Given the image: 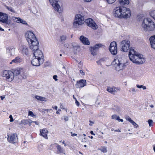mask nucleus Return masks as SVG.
<instances>
[{
	"label": "nucleus",
	"instance_id": "5",
	"mask_svg": "<svg viewBox=\"0 0 155 155\" xmlns=\"http://www.w3.org/2000/svg\"><path fill=\"white\" fill-rule=\"evenodd\" d=\"M13 73L14 74V78L20 81L23 78H26V74L24 70L22 68H19L15 69Z\"/></svg>",
	"mask_w": 155,
	"mask_h": 155
},
{
	"label": "nucleus",
	"instance_id": "24",
	"mask_svg": "<svg viewBox=\"0 0 155 155\" xmlns=\"http://www.w3.org/2000/svg\"><path fill=\"white\" fill-rule=\"evenodd\" d=\"M40 134L41 136L46 139H48L47 134L48 133V131L47 129L44 128L42 130H40Z\"/></svg>",
	"mask_w": 155,
	"mask_h": 155
},
{
	"label": "nucleus",
	"instance_id": "48",
	"mask_svg": "<svg viewBox=\"0 0 155 155\" xmlns=\"http://www.w3.org/2000/svg\"><path fill=\"white\" fill-rule=\"evenodd\" d=\"M117 116L116 115H113L112 116V118L113 119L116 120Z\"/></svg>",
	"mask_w": 155,
	"mask_h": 155
},
{
	"label": "nucleus",
	"instance_id": "14",
	"mask_svg": "<svg viewBox=\"0 0 155 155\" xmlns=\"http://www.w3.org/2000/svg\"><path fill=\"white\" fill-rule=\"evenodd\" d=\"M86 23L87 26L90 27L94 30L97 29L98 26L91 18H89L86 20Z\"/></svg>",
	"mask_w": 155,
	"mask_h": 155
},
{
	"label": "nucleus",
	"instance_id": "6",
	"mask_svg": "<svg viewBox=\"0 0 155 155\" xmlns=\"http://www.w3.org/2000/svg\"><path fill=\"white\" fill-rule=\"evenodd\" d=\"M49 1L55 11L59 13L62 12V8L60 6L58 3L59 0H49Z\"/></svg>",
	"mask_w": 155,
	"mask_h": 155
},
{
	"label": "nucleus",
	"instance_id": "16",
	"mask_svg": "<svg viewBox=\"0 0 155 155\" xmlns=\"http://www.w3.org/2000/svg\"><path fill=\"white\" fill-rule=\"evenodd\" d=\"M33 52L34 57L37 58L39 59L41 58L43 60H44L43 54L41 50L38 49Z\"/></svg>",
	"mask_w": 155,
	"mask_h": 155
},
{
	"label": "nucleus",
	"instance_id": "30",
	"mask_svg": "<svg viewBox=\"0 0 155 155\" xmlns=\"http://www.w3.org/2000/svg\"><path fill=\"white\" fill-rule=\"evenodd\" d=\"M4 6L6 9H8V11L13 13H15V11L12 7L7 6L5 5H4Z\"/></svg>",
	"mask_w": 155,
	"mask_h": 155
},
{
	"label": "nucleus",
	"instance_id": "26",
	"mask_svg": "<svg viewBox=\"0 0 155 155\" xmlns=\"http://www.w3.org/2000/svg\"><path fill=\"white\" fill-rule=\"evenodd\" d=\"M32 123V121L30 119H24L21 121V124L24 125L28 124L30 126Z\"/></svg>",
	"mask_w": 155,
	"mask_h": 155
},
{
	"label": "nucleus",
	"instance_id": "36",
	"mask_svg": "<svg viewBox=\"0 0 155 155\" xmlns=\"http://www.w3.org/2000/svg\"><path fill=\"white\" fill-rule=\"evenodd\" d=\"M19 23H21L24 25H28V24L27 23V22L25 21L24 19H22L20 18L19 19Z\"/></svg>",
	"mask_w": 155,
	"mask_h": 155
},
{
	"label": "nucleus",
	"instance_id": "25",
	"mask_svg": "<svg viewBox=\"0 0 155 155\" xmlns=\"http://www.w3.org/2000/svg\"><path fill=\"white\" fill-rule=\"evenodd\" d=\"M15 49L13 47L8 48L7 49V53L10 55H13L15 53Z\"/></svg>",
	"mask_w": 155,
	"mask_h": 155
},
{
	"label": "nucleus",
	"instance_id": "43",
	"mask_svg": "<svg viewBox=\"0 0 155 155\" xmlns=\"http://www.w3.org/2000/svg\"><path fill=\"white\" fill-rule=\"evenodd\" d=\"M57 143H56L51 144L50 146V148L51 149H53L54 147H56V146H57Z\"/></svg>",
	"mask_w": 155,
	"mask_h": 155
},
{
	"label": "nucleus",
	"instance_id": "58",
	"mask_svg": "<svg viewBox=\"0 0 155 155\" xmlns=\"http://www.w3.org/2000/svg\"><path fill=\"white\" fill-rule=\"evenodd\" d=\"M114 131L115 132H120L121 131L120 130L118 129V130H114Z\"/></svg>",
	"mask_w": 155,
	"mask_h": 155
},
{
	"label": "nucleus",
	"instance_id": "63",
	"mask_svg": "<svg viewBox=\"0 0 155 155\" xmlns=\"http://www.w3.org/2000/svg\"><path fill=\"white\" fill-rule=\"evenodd\" d=\"M62 143L63 144H64V146H66V144L65 143V141H64H64L62 142Z\"/></svg>",
	"mask_w": 155,
	"mask_h": 155
},
{
	"label": "nucleus",
	"instance_id": "4",
	"mask_svg": "<svg viewBox=\"0 0 155 155\" xmlns=\"http://www.w3.org/2000/svg\"><path fill=\"white\" fill-rule=\"evenodd\" d=\"M84 17L80 14H77L75 17L73 23V27L78 28L84 23Z\"/></svg>",
	"mask_w": 155,
	"mask_h": 155
},
{
	"label": "nucleus",
	"instance_id": "22",
	"mask_svg": "<svg viewBox=\"0 0 155 155\" xmlns=\"http://www.w3.org/2000/svg\"><path fill=\"white\" fill-rule=\"evenodd\" d=\"M80 40L84 45H89L90 44V43L88 38L83 35L81 36Z\"/></svg>",
	"mask_w": 155,
	"mask_h": 155
},
{
	"label": "nucleus",
	"instance_id": "59",
	"mask_svg": "<svg viewBox=\"0 0 155 155\" xmlns=\"http://www.w3.org/2000/svg\"><path fill=\"white\" fill-rule=\"evenodd\" d=\"M90 133L92 135H95V134H94L93 132L92 131H91L90 132Z\"/></svg>",
	"mask_w": 155,
	"mask_h": 155
},
{
	"label": "nucleus",
	"instance_id": "12",
	"mask_svg": "<svg viewBox=\"0 0 155 155\" xmlns=\"http://www.w3.org/2000/svg\"><path fill=\"white\" fill-rule=\"evenodd\" d=\"M109 50L111 54L113 55H116L117 54V45L116 42L113 41L110 43Z\"/></svg>",
	"mask_w": 155,
	"mask_h": 155
},
{
	"label": "nucleus",
	"instance_id": "38",
	"mask_svg": "<svg viewBox=\"0 0 155 155\" xmlns=\"http://www.w3.org/2000/svg\"><path fill=\"white\" fill-rule=\"evenodd\" d=\"M149 125L150 127L152 126H153V122L152 120H148Z\"/></svg>",
	"mask_w": 155,
	"mask_h": 155
},
{
	"label": "nucleus",
	"instance_id": "62",
	"mask_svg": "<svg viewBox=\"0 0 155 155\" xmlns=\"http://www.w3.org/2000/svg\"><path fill=\"white\" fill-rule=\"evenodd\" d=\"M0 97H1V99L2 100H3L5 98L4 96H1Z\"/></svg>",
	"mask_w": 155,
	"mask_h": 155
},
{
	"label": "nucleus",
	"instance_id": "35",
	"mask_svg": "<svg viewBox=\"0 0 155 155\" xmlns=\"http://www.w3.org/2000/svg\"><path fill=\"white\" fill-rule=\"evenodd\" d=\"M98 149L104 153H106L107 151V148L105 147H102L101 148Z\"/></svg>",
	"mask_w": 155,
	"mask_h": 155
},
{
	"label": "nucleus",
	"instance_id": "60",
	"mask_svg": "<svg viewBox=\"0 0 155 155\" xmlns=\"http://www.w3.org/2000/svg\"><path fill=\"white\" fill-rule=\"evenodd\" d=\"M92 0H84L85 2H91Z\"/></svg>",
	"mask_w": 155,
	"mask_h": 155
},
{
	"label": "nucleus",
	"instance_id": "10",
	"mask_svg": "<svg viewBox=\"0 0 155 155\" xmlns=\"http://www.w3.org/2000/svg\"><path fill=\"white\" fill-rule=\"evenodd\" d=\"M29 48L33 51H35L39 49V44L38 40L28 42Z\"/></svg>",
	"mask_w": 155,
	"mask_h": 155
},
{
	"label": "nucleus",
	"instance_id": "23",
	"mask_svg": "<svg viewBox=\"0 0 155 155\" xmlns=\"http://www.w3.org/2000/svg\"><path fill=\"white\" fill-rule=\"evenodd\" d=\"M149 40L151 47L155 49V35L151 36L149 38Z\"/></svg>",
	"mask_w": 155,
	"mask_h": 155
},
{
	"label": "nucleus",
	"instance_id": "11",
	"mask_svg": "<svg viewBox=\"0 0 155 155\" xmlns=\"http://www.w3.org/2000/svg\"><path fill=\"white\" fill-rule=\"evenodd\" d=\"M8 16L7 14L0 12V22L5 23L7 25H10L11 23L8 21Z\"/></svg>",
	"mask_w": 155,
	"mask_h": 155
},
{
	"label": "nucleus",
	"instance_id": "8",
	"mask_svg": "<svg viewBox=\"0 0 155 155\" xmlns=\"http://www.w3.org/2000/svg\"><path fill=\"white\" fill-rule=\"evenodd\" d=\"M7 140L11 143L14 144L18 142V137L17 134H12L8 135Z\"/></svg>",
	"mask_w": 155,
	"mask_h": 155
},
{
	"label": "nucleus",
	"instance_id": "29",
	"mask_svg": "<svg viewBox=\"0 0 155 155\" xmlns=\"http://www.w3.org/2000/svg\"><path fill=\"white\" fill-rule=\"evenodd\" d=\"M56 147L57 149V153L58 154L62 153L63 152V149L61 147L60 145L57 144Z\"/></svg>",
	"mask_w": 155,
	"mask_h": 155
},
{
	"label": "nucleus",
	"instance_id": "56",
	"mask_svg": "<svg viewBox=\"0 0 155 155\" xmlns=\"http://www.w3.org/2000/svg\"><path fill=\"white\" fill-rule=\"evenodd\" d=\"M32 123H35L37 125H38L39 124V122L38 121H32Z\"/></svg>",
	"mask_w": 155,
	"mask_h": 155
},
{
	"label": "nucleus",
	"instance_id": "2",
	"mask_svg": "<svg viewBox=\"0 0 155 155\" xmlns=\"http://www.w3.org/2000/svg\"><path fill=\"white\" fill-rule=\"evenodd\" d=\"M115 16L118 18H128L131 15V12L129 8L126 7H117L114 9Z\"/></svg>",
	"mask_w": 155,
	"mask_h": 155
},
{
	"label": "nucleus",
	"instance_id": "34",
	"mask_svg": "<svg viewBox=\"0 0 155 155\" xmlns=\"http://www.w3.org/2000/svg\"><path fill=\"white\" fill-rule=\"evenodd\" d=\"M150 15L151 17L154 19L155 18V10L151 11L150 13Z\"/></svg>",
	"mask_w": 155,
	"mask_h": 155
},
{
	"label": "nucleus",
	"instance_id": "9",
	"mask_svg": "<svg viewBox=\"0 0 155 155\" xmlns=\"http://www.w3.org/2000/svg\"><path fill=\"white\" fill-rule=\"evenodd\" d=\"M25 35L28 42L37 40L35 34L31 31H28L26 33Z\"/></svg>",
	"mask_w": 155,
	"mask_h": 155
},
{
	"label": "nucleus",
	"instance_id": "46",
	"mask_svg": "<svg viewBox=\"0 0 155 155\" xmlns=\"http://www.w3.org/2000/svg\"><path fill=\"white\" fill-rule=\"evenodd\" d=\"M64 46L65 48H69L70 47V45L68 43H66L64 44Z\"/></svg>",
	"mask_w": 155,
	"mask_h": 155
},
{
	"label": "nucleus",
	"instance_id": "57",
	"mask_svg": "<svg viewBox=\"0 0 155 155\" xmlns=\"http://www.w3.org/2000/svg\"><path fill=\"white\" fill-rule=\"evenodd\" d=\"M89 122L91 123H90L89 124V125H90V126H92V124H93L94 123V122H93L92 121H91V120H90Z\"/></svg>",
	"mask_w": 155,
	"mask_h": 155
},
{
	"label": "nucleus",
	"instance_id": "15",
	"mask_svg": "<svg viewBox=\"0 0 155 155\" xmlns=\"http://www.w3.org/2000/svg\"><path fill=\"white\" fill-rule=\"evenodd\" d=\"M34 58L31 61V63L33 66H38L43 63L44 60L42 59H39L37 58Z\"/></svg>",
	"mask_w": 155,
	"mask_h": 155
},
{
	"label": "nucleus",
	"instance_id": "49",
	"mask_svg": "<svg viewBox=\"0 0 155 155\" xmlns=\"http://www.w3.org/2000/svg\"><path fill=\"white\" fill-rule=\"evenodd\" d=\"M53 79L55 80V81H57L58 80V79H57L58 76L56 75H54L53 76Z\"/></svg>",
	"mask_w": 155,
	"mask_h": 155
},
{
	"label": "nucleus",
	"instance_id": "13",
	"mask_svg": "<svg viewBox=\"0 0 155 155\" xmlns=\"http://www.w3.org/2000/svg\"><path fill=\"white\" fill-rule=\"evenodd\" d=\"M115 64L114 65V67L116 70L119 71L124 68L125 64L124 63L120 62L118 59H115Z\"/></svg>",
	"mask_w": 155,
	"mask_h": 155
},
{
	"label": "nucleus",
	"instance_id": "53",
	"mask_svg": "<svg viewBox=\"0 0 155 155\" xmlns=\"http://www.w3.org/2000/svg\"><path fill=\"white\" fill-rule=\"evenodd\" d=\"M71 135L72 137L76 136L77 135V134H73L72 132H71Z\"/></svg>",
	"mask_w": 155,
	"mask_h": 155
},
{
	"label": "nucleus",
	"instance_id": "50",
	"mask_svg": "<svg viewBox=\"0 0 155 155\" xmlns=\"http://www.w3.org/2000/svg\"><path fill=\"white\" fill-rule=\"evenodd\" d=\"M75 101L76 104L78 106H79V104H80L79 102L78 101H77L76 98H75Z\"/></svg>",
	"mask_w": 155,
	"mask_h": 155
},
{
	"label": "nucleus",
	"instance_id": "44",
	"mask_svg": "<svg viewBox=\"0 0 155 155\" xmlns=\"http://www.w3.org/2000/svg\"><path fill=\"white\" fill-rule=\"evenodd\" d=\"M126 119L128 120L130 123L133 120L129 116H127L125 117Z\"/></svg>",
	"mask_w": 155,
	"mask_h": 155
},
{
	"label": "nucleus",
	"instance_id": "18",
	"mask_svg": "<svg viewBox=\"0 0 155 155\" xmlns=\"http://www.w3.org/2000/svg\"><path fill=\"white\" fill-rule=\"evenodd\" d=\"M86 85V81L85 80H81L77 82L75 86L77 88H80L84 87Z\"/></svg>",
	"mask_w": 155,
	"mask_h": 155
},
{
	"label": "nucleus",
	"instance_id": "45",
	"mask_svg": "<svg viewBox=\"0 0 155 155\" xmlns=\"http://www.w3.org/2000/svg\"><path fill=\"white\" fill-rule=\"evenodd\" d=\"M116 120H118L119 122H123V120L122 119H120L119 116H117Z\"/></svg>",
	"mask_w": 155,
	"mask_h": 155
},
{
	"label": "nucleus",
	"instance_id": "61",
	"mask_svg": "<svg viewBox=\"0 0 155 155\" xmlns=\"http://www.w3.org/2000/svg\"><path fill=\"white\" fill-rule=\"evenodd\" d=\"M131 91L133 92H135V89L134 88H132L131 89Z\"/></svg>",
	"mask_w": 155,
	"mask_h": 155
},
{
	"label": "nucleus",
	"instance_id": "42",
	"mask_svg": "<svg viewBox=\"0 0 155 155\" xmlns=\"http://www.w3.org/2000/svg\"><path fill=\"white\" fill-rule=\"evenodd\" d=\"M130 123L136 128H137L138 126V125L133 120H132Z\"/></svg>",
	"mask_w": 155,
	"mask_h": 155
},
{
	"label": "nucleus",
	"instance_id": "31",
	"mask_svg": "<svg viewBox=\"0 0 155 155\" xmlns=\"http://www.w3.org/2000/svg\"><path fill=\"white\" fill-rule=\"evenodd\" d=\"M119 2L121 5L125 4H128L129 3V0H119Z\"/></svg>",
	"mask_w": 155,
	"mask_h": 155
},
{
	"label": "nucleus",
	"instance_id": "54",
	"mask_svg": "<svg viewBox=\"0 0 155 155\" xmlns=\"http://www.w3.org/2000/svg\"><path fill=\"white\" fill-rule=\"evenodd\" d=\"M80 72L81 74H82V75H84L85 74L84 73L83 71L82 70H80Z\"/></svg>",
	"mask_w": 155,
	"mask_h": 155
},
{
	"label": "nucleus",
	"instance_id": "37",
	"mask_svg": "<svg viewBox=\"0 0 155 155\" xmlns=\"http://www.w3.org/2000/svg\"><path fill=\"white\" fill-rule=\"evenodd\" d=\"M28 115L31 116L32 117H36V115L34 114L33 113L32 111H28Z\"/></svg>",
	"mask_w": 155,
	"mask_h": 155
},
{
	"label": "nucleus",
	"instance_id": "28",
	"mask_svg": "<svg viewBox=\"0 0 155 155\" xmlns=\"http://www.w3.org/2000/svg\"><path fill=\"white\" fill-rule=\"evenodd\" d=\"M73 51L75 54H77L80 50V47L77 45L73 46Z\"/></svg>",
	"mask_w": 155,
	"mask_h": 155
},
{
	"label": "nucleus",
	"instance_id": "27",
	"mask_svg": "<svg viewBox=\"0 0 155 155\" xmlns=\"http://www.w3.org/2000/svg\"><path fill=\"white\" fill-rule=\"evenodd\" d=\"M35 98L38 100L41 101L45 102L48 100V99L46 98L37 95H35Z\"/></svg>",
	"mask_w": 155,
	"mask_h": 155
},
{
	"label": "nucleus",
	"instance_id": "1",
	"mask_svg": "<svg viewBox=\"0 0 155 155\" xmlns=\"http://www.w3.org/2000/svg\"><path fill=\"white\" fill-rule=\"evenodd\" d=\"M130 41L127 39L124 40L120 43L121 51L127 52L130 49L128 56L130 60L133 63L140 64L145 62V59L143 55L139 53L133 48H130Z\"/></svg>",
	"mask_w": 155,
	"mask_h": 155
},
{
	"label": "nucleus",
	"instance_id": "32",
	"mask_svg": "<svg viewBox=\"0 0 155 155\" xmlns=\"http://www.w3.org/2000/svg\"><path fill=\"white\" fill-rule=\"evenodd\" d=\"M113 109L115 111L117 112H119L121 110V108L118 106H114L113 108Z\"/></svg>",
	"mask_w": 155,
	"mask_h": 155
},
{
	"label": "nucleus",
	"instance_id": "33",
	"mask_svg": "<svg viewBox=\"0 0 155 155\" xmlns=\"http://www.w3.org/2000/svg\"><path fill=\"white\" fill-rule=\"evenodd\" d=\"M20 18L19 17H15L13 16L12 17V20L15 22H16L19 23V19Z\"/></svg>",
	"mask_w": 155,
	"mask_h": 155
},
{
	"label": "nucleus",
	"instance_id": "39",
	"mask_svg": "<svg viewBox=\"0 0 155 155\" xmlns=\"http://www.w3.org/2000/svg\"><path fill=\"white\" fill-rule=\"evenodd\" d=\"M136 86L137 87L141 88H142L143 90L146 89V87L145 86H143L142 85H137Z\"/></svg>",
	"mask_w": 155,
	"mask_h": 155
},
{
	"label": "nucleus",
	"instance_id": "51",
	"mask_svg": "<svg viewBox=\"0 0 155 155\" xmlns=\"http://www.w3.org/2000/svg\"><path fill=\"white\" fill-rule=\"evenodd\" d=\"M140 137H141L142 138H143L146 137V136L145 135H144V134L143 135L142 134H140Z\"/></svg>",
	"mask_w": 155,
	"mask_h": 155
},
{
	"label": "nucleus",
	"instance_id": "47",
	"mask_svg": "<svg viewBox=\"0 0 155 155\" xmlns=\"http://www.w3.org/2000/svg\"><path fill=\"white\" fill-rule=\"evenodd\" d=\"M9 118H10V121L11 122H12L14 121V119L13 118L12 116V115H10L9 117Z\"/></svg>",
	"mask_w": 155,
	"mask_h": 155
},
{
	"label": "nucleus",
	"instance_id": "20",
	"mask_svg": "<svg viewBox=\"0 0 155 155\" xmlns=\"http://www.w3.org/2000/svg\"><path fill=\"white\" fill-rule=\"evenodd\" d=\"M19 49L23 55L25 54L26 55H28V50L27 46L24 45H21Z\"/></svg>",
	"mask_w": 155,
	"mask_h": 155
},
{
	"label": "nucleus",
	"instance_id": "41",
	"mask_svg": "<svg viewBox=\"0 0 155 155\" xmlns=\"http://www.w3.org/2000/svg\"><path fill=\"white\" fill-rule=\"evenodd\" d=\"M109 4H111L114 3L116 0H106Z\"/></svg>",
	"mask_w": 155,
	"mask_h": 155
},
{
	"label": "nucleus",
	"instance_id": "52",
	"mask_svg": "<svg viewBox=\"0 0 155 155\" xmlns=\"http://www.w3.org/2000/svg\"><path fill=\"white\" fill-rule=\"evenodd\" d=\"M64 119L65 121H68V117L67 116H64Z\"/></svg>",
	"mask_w": 155,
	"mask_h": 155
},
{
	"label": "nucleus",
	"instance_id": "21",
	"mask_svg": "<svg viewBox=\"0 0 155 155\" xmlns=\"http://www.w3.org/2000/svg\"><path fill=\"white\" fill-rule=\"evenodd\" d=\"M23 61V59L20 56H17L12 61L9 63L10 64H12V63L18 64L21 63Z\"/></svg>",
	"mask_w": 155,
	"mask_h": 155
},
{
	"label": "nucleus",
	"instance_id": "7",
	"mask_svg": "<svg viewBox=\"0 0 155 155\" xmlns=\"http://www.w3.org/2000/svg\"><path fill=\"white\" fill-rule=\"evenodd\" d=\"M3 76L6 78V80L8 81H12L14 78L13 72L10 71H5L3 73Z\"/></svg>",
	"mask_w": 155,
	"mask_h": 155
},
{
	"label": "nucleus",
	"instance_id": "55",
	"mask_svg": "<svg viewBox=\"0 0 155 155\" xmlns=\"http://www.w3.org/2000/svg\"><path fill=\"white\" fill-rule=\"evenodd\" d=\"M52 108L53 109H55L56 110H57V109H58V107L57 106H53L52 107Z\"/></svg>",
	"mask_w": 155,
	"mask_h": 155
},
{
	"label": "nucleus",
	"instance_id": "19",
	"mask_svg": "<svg viewBox=\"0 0 155 155\" xmlns=\"http://www.w3.org/2000/svg\"><path fill=\"white\" fill-rule=\"evenodd\" d=\"M120 90V88L116 87H108L107 89V91L109 92L114 94L117 91H119Z\"/></svg>",
	"mask_w": 155,
	"mask_h": 155
},
{
	"label": "nucleus",
	"instance_id": "40",
	"mask_svg": "<svg viewBox=\"0 0 155 155\" xmlns=\"http://www.w3.org/2000/svg\"><path fill=\"white\" fill-rule=\"evenodd\" d=\"M61 41H64L66 39V36L64 35H62L60 37Z\"/></svg>",
	"mask_w": 155,
	"mask_h": 155
},
{
	"label": "nucleus",
	"instance_id": "64",
	"mask_svg": "<svg viewBox=\"0 0 155 155\" xmlns=\"http://www.w3.org/2000/svg\"><path fill=\"white\" fill-rule=\"evenodd\" d=\"M153 149L155 152V145L153 146Z\"/></svg>",
	"mask_w": 155,
	"mask_h": 155
},
{
	"label": "nucleus",
	"instance_id": "17",
	"mask_svg": "<svg viewBox=\"0 0 155 155\" xmlns=\"http://www.w3.org/2000/svg\"><path fill=\"white\" fill-rule=\"evenodd\" d=\"M101 45L100 44H97L96 45L94 46L91 47L90 48V50L91 51V54L93 55L96 54V52L97 51L99 48L101 47Z\"/></svg>",
	"mask_w": 155,
	"mask_h": 155
},
{
	"label": "nucleus",
	"instance_id": "3",
	"mask_svg": "<svg viewBox=\"0 0 155 155\" xmlns=\"http://www.w3.org/2000/svg\"><path fill=\"white\" fill-rule=\"evenodd\" d=\"M142 28L145 32L153 31L155 29V24L154 22L150 18H144L141 24Z\"/></svg>",
	"mask_w": 155,
	"mask_h": 155
}]
</instances>
